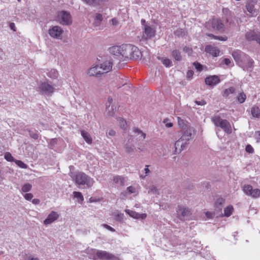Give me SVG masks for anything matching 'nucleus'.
<instances>
[{
	"label": "nucleus",
	"mask_w": 260,
	"mask_h": 260,
	"mask_svg": "<svg viewBox=\"0 0 260 260\" xmlns=\"http://www.w3.org/2000/svg\"><path fill=\"white\" fill-rule=\"evenodd\" d=\"M223 62L227 66H229L231 63V60L229 58H224L223 60Z\"/></svg>",
	"instance_id": "nucleus-60"
},
{
	"label": "nucleus",
	"mask_w": 260,
	"mask_h": 260,
	"mask_svg": "<svg viewBox=\"0 0 260 260\" xmlns=\"http://www.w3.org/2000/svg\"><path fill=\"white\" fill-rule=\"evenodd\" d=\"M244 193L253 198H256L260 196V189L258 188L253 189L251 185L245 184L243 187Z\"/></svg>",
	"instance_id": "nucleus-8"
},
{
	"label": "nucleus",
	"mask_w": 260,
	"mask_h": 260,
	"mask_svg": "<svg viewBox=\"0 0 260 260\" xmlns=\"http://www.w3.org/2000/svg\"><path fill=\"white\" fill-rule=\"evenodd\" d=\"M222 13L223 18L225 19V22L230 25L233 24L234 21L232 20L233 14L231 11L228 8H223Z\"/></svg>",
	"instance_id": "nucleus-16"
},
{
	"label": "nucleus",
	"mask_w": 260,
	"mask_h": 260,
	"mask_svg": "<svg viewBox=\"0 0 260 260\" xmlns=\"http://www.w3.org/2000/svg\"><path fill=\"white\" fill-rule=\"evenodd\" d=\"M245 150L246 151L249 153H252L254 152V149L253 147L249 144H248L246 146Z\"/></svg>",
	"instance_id": "nucleus-49"
},
{
	"label": "nucleus",
	"mask_w": 260,
	"mask_h": 260,
	"mask_svg": "<svg viewBox=\"0 0 260 260\" xmlns=\"http://www.w3.org/2000/svg\"><path fill=\"white\" fill-rule=\"evenodd\" d=\"M40 203V201L39 199H35L32 200V203L35 205H38Z\"/></svg>",
	"instance_id": "nucleus-61"
},
{
	"label": "nucleus",
	"mask_w": 260,
	"mask_h": 260,
	"mask_svg": "<svg viewBox=\"0 0 260 260\" xmlns=\"http://www.w3.org/2000/svg\"><path fill=\"white\" fill-rule=\"evenodd\" d=\"M211 120L216 126L221 127L227 134L232 133L231 124L227 120L222 119L219 116L212 117Z\"/></svg>",
	"instance_id": "nucleus-4"
},
{
	"label": "nucleus",
	"mask_w": 260,
	"mask_h": 260,
	"mask_svg": "<svg viewBox=\"0 0 260 260\" xmlns=\"http://www.w3.org/2000/svg\"><path fill=\"white\" fill-rule=\"evenodd\" d=\"M103 20V15L99 13H96L94 16L93 25L96 29H100L101 22Z\"/></svg>",
	"instance_id": "nucleus-21"
},
{
	"label": "nucleus",
	"mask_w": 260,
	"mask_h": 260,
	"mask_svg": "<svg viewBox=\"0 0 260 260\" xmlns=\"http://www.w3.org/2000/svg\"><path fill=\"white\" fill-rule=\"evenodd\" d=\"M174 146L176 153H179L185 149L186 145L184 142L179 139L175 143Z\"/></svg>",
	"instance_id": "nucleus-24"
},
{
	"label": "nucleus",
	"mask_w": 260,
	"mask_h": 260,
	"mask_svg": "<svg viewBox=\"0 0 260 260\" xmlns=\"http://www.w3.org/2000/svg\"><path fill=\"white\" fill-rule=\"evenodd\" d=\"M157 58L161 60L162 63L167 68H169L173 66L171 60L168 58L157 56Z\"/></svg>",
	"instance_id": "nucleus-28"
},
{
	"label": "nucleus",
	"mask_w": 260,
	"mask_h": 260,
	"mask_svg": "<svg viewBox=\"0 0 260 260\" xmlns=\"http://www.w3.org/2000/svg\"><path fill=\"white\" fill-rule=\"evenodd\" d=\"M59 217V214L55 211H51L48 215L47 218L44 221V224H50L57 220Z\"/></svg>",
	"instance_id": "nucleus-17"
},
{
	"label": "nucleus",
	"mask_w": 260,
	"mask_h": 260,
	"mask_svg": "<svg viewBox=\"0 0 260 260\" xmlns=\"http://www.w3.org/2000/svg\"><path fill=\"white\" fill-rule=\"evenodd\" d=\"M113 181L116 184H119L121 186H124L126 182V179L121 176H116L114 178Z\"/></svg>",
	"instance_id": "nucleus-29"
},
{
	"label": "nucleus",
	"mask_w": 260,
	"mask_h": 260,
	"mask_svg": "<svg viewBox=\"0 0 260 260\" xmlns=\"http://www.w3.org/2000/svg\"><path fill=\"white\" fill-rule=\"evenodd\" d=\"M255 138L256 139L257 142L260 141V131H257L255 133Z\"/></svg>",
	"instance_id": "nucleus-59"
},
{
	"label": "nucleus",
	"mask_w": 260,
	"mask_h": 260,
	"mask_svg": "<svg viewBox=\"0 0 260 260\" xmlns=\"http://www.w3.org/2000/svg\"><path fill=\"white\" fill-rule=\"evenodd\" d=\"M57 20L60 24L65 25H70L72 22L70 13L66 11H62L58 13Z\"/></svg>",
	"instance_id": "nucleus-6"
},
{
	"label": "nucleus",
	"mask_w": 260,
	"mask_h": 260,
	"mask_svg": "<svg viewBox=\"0 0 260 260\" xmlns=\"http://www.w3.org/2000/svg\"><path fill=\"white\" fill-rule=\"evenodd\" d=\"M157 191V189L156 186H155L154 185H151L149 186L148 192H152L153 193H156Z\"/></svg>",
	"instance_id": "nucleus-53"
},
{
	"label": "nucleus",
	"mask_w": 260,
	"mask_h": 260,
	"mask_svg": "<svg viewBox=\"0 0 260 260\" xmlns=\"http://www.w3.org/2000/svg\"><path fill=\"white\" fill-rule=\"evenodd\" d=\"M142 24V34L139 37L140 41H146L148 40L152 39L155 36L156 29L155 27L150 25L145 19H141Z\"/></svg>",
	"instance_id": "nucleus-2"
},
{
	"label": "nucleus",
	"mask_w": 260,
	"mask_h": 260,
	"mask_svg": "<svg viewBox=\"0 0 260 260\" xmlns=\"http://www.w3.org/2000/svg\"><path fill=\"white\" fill-rule=\"evenodd\" d=\"M134 133L139 135H141V137H142L143 138V139H145V137H146V135L145 134H144L141 130H140V129L138 128H134Z\"/></svg>",
	"instance_id": "nucleus-46"
},
{
	"label": "nucleus",
	"mask_w": 260,
	"mask_h": 260,
	"mask_svg": "<svg viewBox=\"0 0 260 260\" xmlns=\"http://www.w3.org/2000/svg\"><path fill=\"white\" fill-rule=\"evenodd\" d=\"M112 62L110 60H106L101 63L99 67L102 71V74L110 72L112 70Z\"/></svg>",
	"instance_id": "nucleus-15"
},
{
	"label": "nucleus",
	"mask_w": 260,
	"mask_h": 260,
	"mask_svg": "<svg viewBox=\"0 0 260 260\" xmlns=\"http://www.w3.org/2000/svg\"><path fill=\"white\" fill-rule=\"evenodd\" d=\"M148 165H146L145 166V168L144 169V171H145V175L144 176H143V175H141L140 176V178H142V179H144L145 177L148 174H149L150 173V170L149 169H148Z\"/></svg>",
	"instance_id": "nucleus-51"
},
{
	"label": "nucleus",
	"mask_w": 260,
	"mask_h": 260,
	"mask_svg": "<svg viewBox=\"0 0 260 260\" xmlns=\"http://www.w3.org/2000/svg\"><path fill=\"white\" fill-rule=\"evenodd\" d=\"M54 90V87L48 81L41 82L38 87V91L47 95H51Z\"/></svg>",
	"instance_id": "nucleus-5"
},
{
	"label": "nucleus",
	"mask_w": 260,
	"mask_h": 260,
	"mask_svg": "<svg viewBox=\"0 0 260 260\" xmlns=\"http://www.w3.org/2000/svg\"><path fill=\"white\" fill-rule=\"evenodd\" d=\"M171 55L176 61H179L182 60L181 52L178 50L175 49L173 50Z\"/></svg>",
	"instance_id": "nucleus-32"
},
{
	"label": "nucleus",
	"mask_w": 260,
	"mask_h": 260,
	"mask_svg": "<svg viewBox=\"0 0 260 260\" xmlns=\"http://www.w3.org/2000/svg\"><path fill=\"white\" fill-rule=\"evenodd\" d=\"M125 149L126 152L130 153L134 152L136 150V148L133 144L127 143L125 145Z\"/></svg>",
	"instance_id": "nucleus-36"
},
{
	"label": "nucleus",
	"mask_w": 260,
	"mask_h": 260,
	"mask_svg": "<svg viewBox=\"0 0 260 260\" xmlns=\"http://www.w3.org/2000/svg\"><path fill=\"white\" fill-rule=\"evenodd\" d=\"M212 28L215 30H220L223 27V24L220 20L217 19H213L209 22Z\"/></svg>",
	"instance_id": "nucleus-19"
},
{
	"label": "nucleus",
	"mask_w": 260,
	"mask_h": 260,
	"mask_svg": "<svg viewBox=\"0 0 260 260\" xmlns=\"http://www.w3.org/2000/svg\"><path fill=\"white\" fill-rule=\"evenodd\" d=\"M235 89L233 87H231L228 89H225L222 92V95L223 97H228L230 94L234 93Z\"/></svg>",
	"instance_id": "nucleus-35"
},
{
	"label": "nucleus",
	"mask_w": 260,
	"mask_h": 260,
	"mask_svg": "<svg viewBox=\"0 0 260 260\" xmlns=\"http://www.w3.org/2000/svg\"><path fill=\"white\" fill-rule=\"evenodd\" d=\"M234 210V208L232 205H230L225 208L224 210V216L226 217L230 216Z\"/></svg>",
	"instance_id": "nucleus-37"
},
{
	"label": "nucleus",
	"mask_w": 260,
	"mask_h": 260,
	"mask_svg": "<svg viewBox=\"0 0 260 260\" xmlns=\"http://www.w3.org/2000/svg\"><path fill=\"white\" fill-rule=\"evenodd\" d=\"M10 28L13 30V31H15L16 30V27H15V25L14 23H11L10 24Z\"/></svg>",
	"instance_id": "nucleus-63"
},
{
	"label": "nucleus",
	"mask_w": 260,
	"mask_h": 260,
	"mask_svg": "<svg viewBox=\"0 0 260 260\" xmlns=\"http://www.w3.org/2000/svg\"><path fill=\"white\" fill-rule=\"evenodd\" d=\"M116 132L113 129H111L109 131L108 134L110 136H114L115 135Z\"/></svg>",
	"instance_id": "nucleus-62"
},
{
	"label": "nucleus",
	"mask_w": 260,
	"mask_h": 260,
	"mask_svg": "<svg viewBox=\"0 0 260 260\" xmlns=\"http://www.w3.org/2000/svg\"><path fill=\"white\" fill-rule=\"evenodd\" d=\"M102 226L112 232H114L115 231L114 229L107 224H103Z\"/></svg>",
	"instance_id": "nucleus-52"
},
{
	"label": "nucleus",
	"mask_w": 260,
	"mask_h": 260,
	"mask_svg": "<svg viewBox=\"0 0 260 260\" xmlns=\"http://www.w3.org/2000/svg\"><path fill=\"white\" fill-rule=\"evenodd\" d=\"M87 74L90 76L99 77L102 74V71L100 70L99 66H95L91 67L87 72Z\"/></svg>",
	"instance_id": "nucleus-18"
},
{
	"label": "nucleus",
	"mask_w": 260,
	"mask_h": 260,
	"mask_svg": "<svg viewBox=\"0 0 260 260\" xmlns=\"http://www.w3.org/2000/svg\"><path fill=\"white\" fill-rule=\"evenodd\" d=\"M255 4L256 1L255 0H248L246 5L247 11L254 16L257 14V10L255 8Z\"/></svg>",
	"instance_id": "nucleus-13"
},
{
	"label": "nucleus",
	"mask_w": 260,
	"mask_h": 260,
	"mask_svg": "<svg viewBox=\"0 0 260 260\" xmlns=\"http://www.w3.org/2000/svg\"><path fill=\"white\" fill-rule=\"evenodd\" d=\"M97 256L101 259H110L113 257V255L105 251L98 250L96 251Z\"/></svg>",
	"instance_id": "nucleus-23"
},
{
	"label": "nucleus",
	"mask_w": 260,
	"mask_h": 260,
	"mask_svg": "<svg viewBox=\"0 0 260 260\" xmlns=\"http://www.w3.org/2000/svg\"><path fill=\"white\" fill-rule=\"evenodd\" d=\"M193 75V72L192 70H189L187 71L186 74V77L187 78H191Z\"/></svg>",
	"instance_id": "nucleus-58"
},
{
	"label": "nucleus",
	"mask_w": 260,
	"mask_h": 260,
	"mask_svg": "<svg viewBox=\"0 0 260 260\" xmlns=\"http://www.w3.org/2000/svg\"><path fill=\"white\" fill-rule=\"evenodd\" d=\"M86 4L93 7H96L100 5L99 0H82Z\"/></svg>",
	"instance_id": "nucleus-34"
},
{
	"label": "nucleus",
	"mask_w": 260,
	"mask_h": 260,
	"mask_svg": "<svg viewBox=\"0 0 260 260\" xmlns=\"http://www.w3.org/2000/svg\"><path fill=\"white\" fill-rule=\"evenodd\" d=\"M133 45L132 44H124L121 45V56L126 59L131 57V53Z\"/></svg>",
	"instance_id": "nucleus-11"
},
{
	"label": "nucleus",
	"mask_w": 260,
	"mask_h": 260,
	"mask_svg": "<svg viewBox=\"0 0 260 260\" xmlns=\"http://www.w3.org/2000/svg\"><path fill=\"white\" fill-rule=\"evenodd\" d=\"M14 162L18 166H19L21 168H23V169H27V166L21 160L16 159L15 160H14Z\"/></svg>",
	"instance_id": "nucleus-43"
},
{
	"label": "nucleus",
	"mask_w": 260,
	"mask_h": 260,
	"mask_svg": "<svg viewBox=\"0 0 260 260\" xmlns=\"http://www.w3.org/2000/svg\"><path fill=\"white\" fill-rule=\"evenodd\" d=\"M125 212L128 215H129L131 217H133L135 218H140L141 214L137 213L135 211L129 210H125Z\"/></svg>",
	"instance_id": "nucleus-39"
},
{
	"label": "nucleus",
	"mask_w": 260,
	"mask_h": 260,
	"mask_svg": "<svg viewBox=\"0 0 260 260\" xmlns=\"http://www.w3.org/2000/svg\"><path fill=\"white\" fill-rule=\"evenodd\" d=\"M5 158L8 161H14L15 159L12 154L9 152H6L5 154Z\"/></svg>",
	"instance_id": "nucleus-41"
},
{
	"label": "nucleus",
	"mask_w": 260,
	"mask_h": 260,
	"mask_svg": "<svg viewBox=\"0 0 260 260\" xmlns=\"http://www.w3.org/2000/svg\"><path fill=\"white\" fill-rule=\"evenodd\" d=\"M177 118L178 124L179 127L182 128L183 131L186 130L188 128H193L189 125V123L187 121L181 118L180 117H177Z\"/></svg>",
	"instance_id": "nucleus-22"
},
{
	"label": "nucleus",
	"mask_w": 260,
	"mask_h": 260,
	"mask_svg": "<svg viewBox=\"0 0 260 260\" xmlns=\"http://www.w3.org/2000/svg\"><path fill=\"white\" fill-rule=\"evenodd\" d=\"M232 56L237 64L244 71L251 70L254 61L250 56L240 50L234 51Z\"/></svg>",
	"instance_id": "nucleus-1"
},
{
	"label": "nucleus",
	"mask_w": 260,
	"mask_h": 260,
	"mask_svg": "<svg viewBox=\"0 0 260 260\" xmlns=\"http://www.w3.org/2000/svg\"><path fill=\"white\" fill-rule=\"evenodd\" d=\"M246 98V94L244 92H241L237 96V100L239 102V103L242 104L245 102Z\"/></svg>",
	"instance_id": "nucleus-40"
},
{
	"label": "nucleus",
	"mask_w": 260,
	"mask_h": 260,
	"mask_svg": "<svg viewBox=\"0 0 260 260\" xmlns=\"http://www.w3.org/2000/svg\"><path fill=\"white\" fill-rule=\"evenodd\" d=\"M205 215L208 218H213L214 216V214L211 212H206Z\"/></svg>",
	"instance_id": "nucleus-56"
},
{
	"label": "nucleus",
	"mask_w": 260,
	"mask_h": 260,
	"mask_svg": "<svg viewBox=\"0 0 260 260\" xmlns=\"http://www.w3.org/2000/svg\"><path fill=\"white\" fill-rule=\"evenodd\" d=\"M63 29L58 26H54L49 28L48 33L53 38L59 39L63 34Z\"/></svg>",
	"instance_id": "nucleus-10"
},
{
	"label": "nucleus",
	"mask_w": 260,
	"mask_h": 260,
	"mask_svg": "<svg viewBox=\"0 0 260 260\" xmlns=\"http://www.w3.org/2000/svg\"><path fill=\"white\" fill-rule=\"evenodd\" d=\"M119 124L120 127L122 129L126 128V121L122 118H118Z\"/></svg>",
	"instance_id": "nucleus-44"
},
{
	"label": "nucleus",
	"mask_w": 260,
	"mask_h": 260,
	"mask_svg": "<svg viewBox=\"0 0 260 260\" xmlns=\"http://www.w3.org/2000/svg\"><path fill=\"white\" fill-rule=\"evenodd\" d=\"M24 198L27 201H30L34 197V196L31 193H26L24 194Z\"/></svg>",
	"instance_id": "nucleus-47"
},
{
	"label": "nucleus",
	"mask_w": 260,
	"mask_h": 260,
	"mask_svg": "<svg viewBox=\"0 0 260 260\" xmlns=\"http://www.w3.org/2000/svg\"><path fill=\"white\" fill-rule=\"evenodd\" d=\"M195 103L198 105L203 106L206 104V102L205 100H202L201 101H195Z\"/></svg>",
	"instance_id": "nucleus-55"
},
{
	"label": "nucleus",
	"mask_w": 260,
	"mask_h": 260,
	"mask_svg": "<svg viewBox=\"0 0 260 260\" xmlns=\"http://www.w3.org/2000/svg\"><path fill=\"white\" fill-rule=\"evenodd\" d=\"M73 194L75 198L78 199L79 201H83L84 200V198L82 193L78 191H74Z\"/></svg>",
	"instance_id": "nucleus-42"
},
{
	"label": "nucleus",
	"mask_w": 260,
	"mask_h": 260,
	"mask_svg": "<svg viewBox=\"0 0 260 260\" xmlns=\"http://www.w3.org/2000/svg\"><path fill=\"white\" fill-rule=\"evenodd\" d=\"M164 123L165 124L167 127H171L173 125V123L169 122V120L168 119H164Z\"/></svg>",
	"instance_id": "nucleus-50"
},
{
	"label": "nucleus",
	"mask_w": 260,
	"mask_h": 260,
	"mask_svg": "<svg viewBox=\"0 0 260 260\" xmlns=\"http://www.w3.org/2000/svg\"><path fill=\"white\" fill-rule=\"evenodd\" d=\"M46 74L49 78L53 79H56L58 76V73L57 71L54 69H51L50 71L47 70Z\"/></svg>",
	"instance_id": "nucleus-31"
},
{
	"label": "nucleus",
	"mask_w": 260,
	"mask_h": 260,
	"mask_svg": "<svg viewBox=\"0 0 260 260\" xmlns=\"http://www.w3.org/2000/svg\"><path fill=\"white\" fill-rule=\"evenodd\" d=\"M32 188V185L29 183H26L22 185L21 191L23 192H27L29 191Z\"/></svg>",
	"instance_id": "nucleus-38"
},
{
	"label": "nucleus",
	"mask_w": 260,
	"mask_h": 260,
	"mask_svg": "<svg viewBox=\"0 0 260 260\" xmlns=\"http://www.w3.org/2000/svg\"><path fill=\"white\" fill-rule=\"evenodd\" d=\"M127 190L129 193H132L135 192L136 188L132 186H130L127 188Z\"/></svg>",
	"instance_id": "nucleus-57"
},
{
	"label": "nucleus",
	"mask_w": 260,
	"mask_h": 260,
	"mask_svg": "<svg viewBox=\"0 0 260 260\" xmlns=\"http://www.w3.org/2000/svg\"><path fill=\"white\" fill-rule=\"evenodd\" d=\"M183 131V135L179 139L181 140L182 142H184L185 144L186 145L188 144L189 141L191 139V135L193 132V128H188L186 130H184Z\"/></svg>",
	"instance_id": "nucleus-12"
},
{
	"label": "nucleus",
	"mask_w": 260,
	"mask_h": 260,
	"mask_svg": "<svg viewBox=\"0 0 260 260\" xmlns=\"http://www.w3.org/2000/svg\"><path fill=\"white\" fill-rule=\"evenodd\" d=\"M245 37L247 41H256L260 45V32L249 30L245 33Z\"/></svg>",
	"instance_id": "nucleus-9"
},
{
	"label": "nucleus",
	"mask_w": 260,
	"mask_h": 260,
	"mask_svg": "<svg viewBox=\"0 0 260 260\" xmlns=\"http://www.w3.org/2000/svg\"><path fill=\"white\" fill-rule=\"evenodd\" d=\"M205 51L214 57L218 56L219 54L220 50L216 47L211 45L207 46L205 48Z\"/></svg>",
	"instance_id": "nucleus-20"
},
{
	"label": "nucleus",
	"mask_w": 260,
	"mask_h": 260,
	"mask_svg": "<svg viewBox=\"0 0 260 260\" xmlns=\"http://www.w3.org/2000/svg\"><path fill=\"white\" fill-rule=\"evenodd\" d=\"M177 217L182 220L187 219L191 214L190 210L187 207L182 205L178 206Z\"/></svg>",
	"instance_id": "nucleus-7"
},
{
	"label": "nucleus",
	"mask_w": 260,
	"mask_h": 260,
	"mask_svg": "<svg viewBox=\"0 0 260 260\" xmlns=\"http://www.w3.org/2000/svg\"><path fill=\"white\" fill-rule=\"evenodd\" d=\"M70 176L76 184L85 185L87 188L91 187L94 183L92 178L83 172H78L74 176Z\"/></svg>",
	"instance_id": "nucleus-3"
},
{
	"label": "nucleus",
	"mask_w": 260,
	"mask_h": 260,
	"mask_svg": "<svg viewBox=\"0 0 260 260\" xmlns=\"http://www.w3.org/2000/svg\"><path fill=\"white\" fill-rule=\"evenodd\" d=\"M81 136L84 138V140L88 143V144H91L92 142V139L89 135L87 132L85 131H81Z\"/></svg>",
	"instance_id": "nucleus-30"
},
{
	"label": "nucleus",
	"mask_w": 260,
	"mask_h": 260,
	"mask_svg": "<svg viewBox=\"0 0 260 260\" xmlns=\"http://www.w3.org/2000/svg\"><path fill=\"white\" fill-rule=\"evenodd\" d=\"M251 113L253 117L256 118L260 117V109L257 106H254L252 107Z\"/></svg>",
	"instance_id": "nucleus-33"
},
{
	"label": "nucleus",
	"mask_w": 260,
	"mask_h": 260,
	"mask_svg": "<svg viewBox=\"0 0 260 260\" xmlns=\"http://www.w3.org/2000/svg\"><path fill=\"white\" fill-rule=\"evenodd\" d=\"M121 46H115L110 48V52L115 56H121Z\"/></svg>",
	"instance_id": "nucleus-27"
},
{
	"label": "nucleus",
	"mask_w": 260,
	"mask_h": 260,
	"mask_svg": "<svg viewBox=\"0 0 260 260\" xmlns=\"http://www.w3.org/2000/svg\"><path fill=\"white\" fill-rule=\"evenodd\" d=\"M30 137L34 140H37L38 139V134L37 131H28Z\"/></svg>",
	"instance_id": "nucleus-45"
},
{
	"label": "nucleus",
	"mask_w": 260,
	"mask_h": 260,
	"mask_svg": "<svg viewBox=\"0 0 260 260\" xmlns=\"http://www.w3.org/2000/svg\"><path fill=\"white\" fill-rule=\"evenodd\" d=\"M141 56V52L137 47L133 45L130 59H138Z\"/></svg>",
	"instance_id": "nucleus-25"
},
{
	"label": "nucleus",
	"mask_w": 260,
	"mask_h": 260,
	"mask_svg": "<svg viewBox=\"0 0 260 260\" xmlns=\"http://www.w3.org/2000/svg\"><path fill=\"white\" fill-rule=\"evenodd\" d=\"M193 65L195 68L199 71H201L203 69V66L200 63L198 62H195L193 63Z\"/></svg>",
	"instance_id": "nucleus-48"
},
{
	"label": "nucleus",
	"mask_w": 260,
	"mask_h": 260,
	"mask_svg": "<svg viewBox=\"0 0 260 260\" xmlns=\"http://www.w3.org/2000/svg\"><path fill=\"white\" fill-rule=\"evenodd\" d=\"M213 38L215 39H217V40H219L222 41H226L228 39V38L226 36L222 37V36H214Z\"/></svg>",
	"instance_id": "nucleus-54"
},
{
	"label": "nucleus",
	"mask_w": 260,
	"mask_h": 260,
	"mask_svg": "<svg viewBox=\"0 0 260 260\" xmlns=\"http://www.w3.org/2000/svg\"><path fill=\"white\" fill-rule=\"evenodd\" d=\"M183 50L184 52H188V51H190V49H189V47H188L187 46H185V47H183Z\"/></svg>",
	"instance_id": "nucleus-64"
},
{
	"label": "nucleus",
	"mask_w": 260,
	"mask_h": 260,
	"mask_svg": "<svg viewBox=\"0 0 260 260\" xmlns=\"http://www.w3.org/2000/svg\"><path fill=\"white\" fill-rule=\"evenodd\" d=\"M225 203V199L221 197L218 198L214 204V207L217 210L221 211L223 205Z\"/></svg>",
	"instance_id": "nucleus-26"
},
{
	"label": "nucleus",
	"mask_w": 260,
	"mask_h": 260,
	"mask_svg": "<svg viewBox=\"0 0 260 260\" xmlns=\"http://www.w3.org/2000/svg\"><path fill=\"white\" fill-rule=\"evenodd\" d=\"M205 82L209 86H214L220 82V79L216 75L210 76L206 78Z\"/></svg>",
	"instance_id": "nucleus-14"
}]
</instances>
